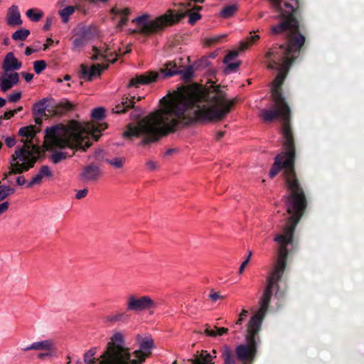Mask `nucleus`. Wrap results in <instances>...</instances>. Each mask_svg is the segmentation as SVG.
<instances>
[{
    "instance_id": "nucleus-1",
    "label": "nucleus",
    "mask_w": 364,
    "mask_h": 364,
    "mask_svg": "<svg viewBox=\"0 0 364 364\" xmlns=\"http://www.w3.org/2000/svg\"><path fill=\"white\" fill-rule=\"evenodd\" d=\"M234 100L221 90L181 87L164 100L161 109L149 114L136 126L129 124L124 136L173 134L178 122L188 124L197 120H220L230 111Z\"/></svg>"
},
{
    "instance_id": "nucleus-2",
    "label": "nucleus",
    "mask_w": 364,
    "mask_h": 364,
    "mask_svg": "<svg viewBox=\"0 0 364 364\" xmlns=\"http://www.w3.org/2000/svg\"><path fill=\"white\" fill-rule=\"evenodd\" d=\"M274 10L279 13L277 17L280 19L279 24L272 27L273 34L287 33L289 42L286 47L282 46L276 50H269L265 55L267 68L277 70L279 73L272 85L271 92L274 105L271 109H263L260 115L265 122H271L279 118L283 122L284 136H291L292 133L289 125L290 107L279 90V87L285 79L292 60L296 57L300 48L304 45L305 38L297 34L298 21L294 17V12L297 6L296 0H269Z\"/></svg>"
},
{
    "instance_id": "nucleus-3",
    "label": "nucleus",
    "mask_w": 364,
    "mask_h": 364,
    "mask_svg": "<svg viewBox=\"0 0 364 364\" xmlns=\"http://www.w3.org/2000/svg\"><path fill=\"white\" fill-rule=\"evenodd\" d=\"M304 210H287L291 215L283 230L282 234L277 235L274 240L279 245L277 261L274 269L267 277V284L263 294L259 300V309L252 316L248 323L245 335V343L238 345L235 353L240 360H252L257 353L260 341L259 332L263 319L267 312L269 304L274 294L277 296L279 290V282L284 272L287 256L292 246L295 228L299 222Z\"/></svg>"
},
{
    "instance_id": "nucleus-4",
    "label": "nucleus",
    "mask_w": 364,
    "mask_h": 364,
    "mask_svg": "<svg viewBox=\"0 0 364 364\" xmlns=\"http://www.w3.org/2000/svg\"><path fill=\"white\" fill-rule=\"evenodd\" d=\"M37 138H22L18 145L15 154L11 160L10 173L27 171L32 167L41 156V146L45 150L53 151L50 155L51 161L57 164L67 158L68 154L57 149L70 148L71 149L86 151L91 145L90 138H44L42 145L36 140Z\"/></svg>"
},
{
    "instance_id": "nucleus-5",
    "label": "nucleus",
    "mask_w": 364,
    "mask_h": 364,
    "mask_svg": "<svg viewBox=\"0 0 364 364\" xmlns=\"http://www.w3.org/2000/svg\"><path fill=\"white\" fill-rule=\"evenodd\" d=\"M136 340L139 348L131 353L124 346V338L122 333L119 331L114 333L113 343L116 345L120 364H142L154 347V340L151 336L143 337L138 334Z\"/></svg>"
},
{
    "instance_id": "nucleus-6",
    "label": "nucleus",
    "mask_w": 364,
    "mask_h": 364,
    "mask_svg": "<svg viewBox=\"0 0 364 364\" xmlns=\"http://www.w3.org/2000/svg\"><path fill=\"white\" fill-rule=\"evenodd\" d=\"M97 126L96 124H82L72 120L66 124H56L48 127L45 129V133L46 136H81L83 133H92L97 129Z\"/></svg>"
},
{
    "instance_id": "nucleus-7",
    "label": "nucleus",
    "mask_w": 364,
    "mask_h": 364,
    "mask_svg": "<svg viewBox=\"0 0 364 364\" xmlns=\"http://www.w3.org/2000/svg\"><path fill=\"white\" fill-rule=\"evenodd\" d=\"M183 16V14L177 16L173 15V11L169 10L166 14L154 20H150L148 15H142L135 18L139 31L144 34H149L162 29L164 26L175 23Z\"/></svg>"
},
{
    "instance_id": "nucleus-8",
    "label": "nucleus",
    "mask_w": 364,
    "mask_h": 364,
    "mask_svg": "<svg viewBox=\"0 0 364 364\" xmlns=\"http://www.w3.org/2000/svg\"><path fill=\"white\" fill-rule=\"evenodd\" d=\"M181 70L172 63H167L165 68H161L157 72L151 71L144 75L132 78L128 87H138L139 85H146L154 82L159 80H163L179 74Z\"/></svg>"
},
{
    "instance_id": "nucleus-9",
    "label": "nucleus",
    "mask_w": 364,
    "mask_h": 364,
    "mask_svg": "<svg viewBox=\"0 0 364 364\" xmlns=\"http://www.w3.org/2000/svg\"><path fill=\"white\" fill-rule=\"evenodd\" d=\"M96 348L89 349L83 356L85 364H120L115 343H113V336L107 344V350L98 358H95Z\"/></svg>"
},
{
    "instance_id": "nucleus-10",
    "label": "nucleus",
    "mask_w": 364,
    "mask_h": 364,
    "mask_svg": "<svg viewBox=\"0 0 364 364\" xmlns=\"http://www.w3.org/2000/svg\"><path fill=\"white\" fill-rule=\"evenodd\" d=\"M52 100V98L45 97L36 102L33 106V114L35 116V122L38 126H28L22 127L18 131L20 136H35L40 133V126L42 123V117L48 108V102Z\"/></svg>"
},
{
    "instance_id": "nucleus-11",
    "label": "nucleus",
    "mask_w": 364,
    "mask_h": 364,
    "mask_svg": "<svg viewBox=\"0 0 364 364\" xmlns=\"http://www.w3.org/2000/svg\"><path fill=\"white\" fill-rule=\"evenodd\" d=\"M126 306L127 311L140 312L151 309H155L157 305L149 296L136 297L134 295H130L127 298Z\"/></svg>"
},
{
    "instance_id": "nucleus-12",
    "label": "nucleus",
    "mask_w": 364,
    "mask_h": 364,
    "mask_svg": "<svg viewBox=\"0 0 364 364\" xmlns=\"http://www.w3.org/2000/svg\"><path fill=\"white\" fill-rule=\"evenodd\" d=\"M102 176V170L96 164H91L85 166L79 175V178L84 183L97 181Z\"/></svg>"
},
{
    "instance_id": "nucleus-13",
    "label": "nucleus",
    "mask_w": 364,
    "mask_h": 364,
    "mask_svg": "<svg viewBox=\"0 0 364 364\" xmlns=\"http://www.w3.org/2000/svg\"><path fill=\"white\" fill-rule=\"evenodd\" d=\"M93 51L94 54L91 57L92 60H105L113 63L117 60L115 50H112L109 46L94 47Z\"/></svg>"
},
{
    "instance_id": "nucleus-14",
    "label": "nucleus",
    "mask_w": 364,
    "mask_h": 364,
    "mask_svg": "<svg viewBox=\"0 0 364 364\" xmlns=\"http://www.w3.org/2000/svg\"><path fill=\"white\" fill-rule=\"evenodd\" d=\"M92 117L96 120V122H92L91 124H97L98 127L95 130V132H90V134H92V136H100L103 135L102 131H104L107 128V124L102 122H100L98 121L102 120L105 116V110L103 107H100L94 109L91 113ZM82 124H86L85 122H82ZM105 134H107V133H105Z\"/></svg>"
},
{
    "instance_id": "nucleus-15",
    "label": "nucleus",
    "mask_w": 364,
    "mask_h": 364,
    "mask_svg": "<svg viewBox=\"0 0 364 364\" xmlns=\"http://www.w3.org/2000/svg\"><path fill=\"white\" fill-rule=\"evenodd\" d=\"M107 68V65L101 64L92 65L91 66L82 64L80 65V73L84 79L90 81L93 77L99 76L102 71L105 70Z\"/></svg>"
},
{
    "instance_id": "nucleus-16",
    "label": "nucleus",
    "mask_w": 364,
    "mask_h": 364,
    "mask_svg": "<svg viewBox=\"0 0 364 364\" xmlns=\"http://www.w3.org/2000/svg\"><path fill=\"white\" fill-rule=\"evenodd\" d=\"M215 358V350H213L212 353L202 350L199 354L195 355L192 358L188 359L186 364H214L213 359Z\"/></svg>"
},
{
    "instance_id": "nucleus-17",
    "label": "nucleus",
    "mask_w": 364,
    "mask_h": 364,
    "mask_svg": "<svg viewBox=\"0 0 364 364\" xmlns=\"http://www.w3.org/2000/svg\"><path fill=\"white\" fill-rule=\"evenodd\" d=\"M19 75L17 73H5L0 77V89L2 92H6L12 87L18 84Z\"/></svg>"
},
{
    "instance_id": "nucleus-18",
    "label": "nucleus",
    "mask_w": 364,
    "mask_h": 364,
    "mask_svg": "<svg viewBox=\"0 0 364 364\" xmlns=\"http://www.w3.org/2000/svg\"><path fill=\"white\" fill-rule=\"evenodd\" d=\"M22 66L20 62L13 53H9L6 55L2 64V68L5 73H9L19 70Z\"/></svg>"
},
{
    "instance_id": "nucleus-19",
    "label": "nucleus",
    "mask_w": 364,
    "mask_h": 364,
    "mask_svg": "<svg viewBox=\"0 0 364 364\" xmlns=\"http://www.w3.org/2000/svg\"><path fill=\"white\" fill-rule=\"evenodd\" d=\"M182 6L183 9L178 10L176 13L173 12V15L176 16L183 14V16L180 17V18H178L175 23L178 22L187 15H188L189 17L188 23L192 25L194 24L197 21H198L201 18V16L200 15L199 13L191 11L192 9V6L191 5L190 3L187 4V6L186 4H183Z\"/></svg>"
},
{
    "instance_id": "nucleus-20",
    "label": "nucleus",
    "mask_w": 364,
    "mask_h": 364,
    "mask_svg": "<svg viewBox=\"0 0 364 364\" xmlns=\"http://www.w3.org/2000/svg\"><path fill=\"white\" fill-rule=\"evenodd\" d=\"M6 23L10 26H17L22 24L21 14L18 6L12 5L8 9Z\"/></svg>"
},
{
    "instance_id": "nucleus-21",
    "label": "nucleus",
    "mask_w": 364,
    "mask_h": 364,
    "mask_svg": "<svg viewBox=\"0 0 364 364\" xmlns=\"http://www.w3.org/2000/svg\"><path fill=\"white\" fill-rule=\"evenodd\" d=\"M237 57V53L236 51H232L228 54L225 59L224 63L227 65V70L230 71H235L238 68L240 63L237 61H234V60Z\"/></svg>"
},
{
    "instance_id": "nucleus-22",
    "label": "nucleus",
    "mask_w": 364,
    "mask_h": 364,
    "mask_svg": "<svg viewBox=\"0 0 364 364\" xmlns=\"http://www.w3.org/2000/svg\"><path fill=\"white\" fill-rule=\"evenodd\" d=\"M129 319V315L124 311H119L115 314L106 317V321L110 323H127Z\"/></svg>"
},
{
    "instance_id": "nucleus-23",
    "label": "nucleus",
    "mask_w": 364,
    "mask_h": 364,
    "mask_svg": "<svg viewBox=\"0 0 364 364\" xmlns=\"http://www.w3.org/2000/svg\"><path fill=\"white\" fill-rule=\"evenodd\" d=\"M33 343L35 350L50 351L55 348L54 343L50 339L39 341Z\"/></svg>"
},
{
    "instance_id": "nucleus-24",
    "label": "nucleus",
    "mask_w": 364,
    "mask_h": 364,
    "mask_svg": "<svg viewBox=\"0 0 364 364\" xmlns=\"http://www.w3.org/2000/svg\"><path fill=\"white\" fill-rule=\"evenodd\" d=\"M112 12L117 16H119V20L118 22L119 26H122L127 22V16L129 15L130 11L128 8H114Z\"/></svg>"
},
{
    "instance_id": "nucleus-25",
    "label": "nucleus",
    "mask_w": 364,
    "mask_h": 364,
    "mask_svg": "<svg viewBox=\"0 0 364 364\" xmlns=\"http://www.w3.org/2000/svg\"><path fill=\"white\" fill-rule=\"evenodd\" d=\"M126 158L123 156H116L112 159L107 160V164L114 168L120 169L122 168L125 164Z\"/></svg>"
},
{
    "instance_id": "nucleus-26",
    "label": "nucleus",
    "mask_w": 364,
    "mask_h": 364,
    "mask_svg": "<svg viewBox=\"0 0 364 364\" xmlns=\"http://www.w3.org/2000/svg\"><path fill=\"white\" fill-rule=\"evenodd\" d=\"M93 157L95 160L100 164L103 162L107 163V160L109 159L107 151L103 149H97L95 150L93 154Z\"/></svg>"
},
{
    "instance_id": "nucleus-27",
    "label": "nucleus",
    "mask_w": 364,
    "mask_h": 364,
    "mask_svg": "<svg viewBox=\"0 0 364 364\" xmlns=\"http://www.w3.org/2000/svg\"><path fill=\"white\" fill-rule=\"evenodd\" d=\"M228 332V328H218V327H215L214 329H209L208 328H206L204 331V333H205L206 336H210V337L222 336L225 333H227Z\"/></svg>"
},
{
    "instance_id": "nucleus-28",
    "label": "nucleus",
    "mask_w": 364,
    "mask_h": 364,
    "mask_svg": "<svg viewBox=\"0 0 364 364\" xmlns=\"http://www.w3.org/2000/svg\"><path fill=\"white\" fill-rule=\"evenodd\" d=\"M134 100L124 98L122 99V101L121 102V105H118L115 107V112L117 113L123 112L126 110V109L134 107Z\"/></svg>"
},
{
    "instance_id": "nucleus-29",
    "label": "nucleus",
    "mask_w": 364,
    "mask_h": 364,
    "mask_svg": "<svg viewBox=\"0 0 364 364\" xmlns=\"http://www.w3.org/2000/svg\"><path fill=\"white\" fill-rule=\"evenodd\" d=\"M158 139L159 138H141L139 142L134 141L133 144H135L139 149H147L156 142Z\"/></svg>"
},
{
    "instance_id": "nucleus-30",
    "label": "nucleus",
    "mask_w": 364,
    "mask_h": 364,
    "mask_svg": "<svg viewBox=\"0 0 364 364\" xmlns=\"http://www.w3.org/2000/svg\"><path fill=\"white\" fill-rule=\"evenodd\" d=\"M30 34V31L26 28H20L12 34L14 41H24Z\"/></svg>"
},
{
    "instance_id": "nucleus-31",
    "label": "nucleus",
    "mask_w": 364,
    "mask_h": 364,
    "mask_svg": "<svg viewBox=\"0 0 364 364\" xmlns=\"http://www.w3.org/2000/svg\"><path fill=\"white\" fill-rule=\"evenodd\" d=\"M26 14L29 19L34 22L38 21L43 16V11L34 9L27 10Z\"/></svg>"
},
{
    "instance_id": "nucleus-32",
    "label": "nucleus",
    "mask_w": 364,
    "mask_h": 364,
    "mask_svg": "<svg viewBox=\"0 0 364 364\" xmlns=\"http://www.w3.org/2000/svg\"><path fill=\"white\" fill-rule=\"evenodd\" d=\"M237 9V7L235 4L229 5L221 10L220 15L223 18H228L234 14Z\"/></svg>"
},
{
    "instance_id": "nucleus-33",
    "label": "nucleus",
    "mask_w": 364,
    "mask_h": 364,
    "mask_svg": "<svg viewBox=\"0 0 364 364\" xmlns=\"http://www.w3.org/2000/svg\"><path fill=\"white\" fill-rule=\"evenodd\" d=\"M75 11V9L72 6H68L59 11V14L64 23L68 22L69 17Z\"/></svg>"
},
{
    "instance_id": "nucleus-34",
    "label": "nucleus",
    "mask_w": 364,
    "mask_h": 364,
    "mask_svg": "<svg viewBox=\"0 0 364 364\" xmlns=\"http://www.w3.org/2000/svg\"><path fill=\"white\" fill-rule=\"evenodd\" d=\"M15 190L9 186L1 185L0 186V201L4 200L9 196L13 194Z\"/></svg>"
},
{
    "instance_id": "nucleus-35",
    "label": "nucleus",
    "mask_w": 364,
    "mask_h": 364,
    "mask_svg": "<svg viewBox=\"0 0 364 364\" xmlns=\"http://www.w3.org/2000/svg\"><path fill=\"white\" fill-rule=\"evenodd\" d=\"M134 143V141L133 138H119V141L116 142H113L112 145L114 146L116 148H122L124 146H127L129 144H133Z\"/></svg>"
},
{
    "instance_id": "nucleus-36",
    "label": "nucleus",
    "mask_w": 364,
    "mask_h": 364,
    "mask_svg": "<svg viewBox=\"0 0 364 364\" xmlns=\"http://www.w3.org/2000/svg\"><path fill=\"white\" fill-rule=\"evenodd\" d=\"M46 68V63L44 60H36L33 63V69L36 74H40Z\"/></svg>"
},
{
    "instance_id": "nucleus-37",
    "label": "nucleus",
    "mask_w": 364,
    "mask_h": 364,
    "mask_svg": "<svg viewBox=\"0 0 364 364\" xmlns=\"http://www.w3.org/2000/svg\"><path fill=\"white\" fill-rule=\"evenodd\" d=\"M43 177L38 173L36 174L28 182L26 183V188H31L35 185H38L41 183Z\"/></svg>"
},
{
    "instance_id": "nucleus-38",
    "label": "nucleus",
    "mask_w": 364,
    "mask_h": 364,
    "mask_svg": "<svg viewBox=\"0 0 364 364\" xmlns=\"http://www.w3.org/2000/svg\"><path fill=\"white\" fill-rule=\"evenodd\" d=\"M86 43V40L84 36L77 38L73 41V48L79 49L82 48Z\"/></svg>"
},
{
    "instance_id": "nucleus-39",
    "label": "nucleus",
    "mask_w": 364,
    "mask_h": 364,
    "mask_svg": "<svg viewBox=\"0 0 364 364\" xmlns=\"http://www.w3.org/2000/svg\"><path fill=\"white\" fill-rule=\"evenodd\" d=\"M38 173L41 176V177H50L52 176V172L50 171V168H49V166H42L39 171L38 172Z\"/></svg>"
},
{
    "instance_id": "nucleus-40",
    "label": "nucleus",
    "mask_w": 364,
    "mask_h": 364,
    "mask_svg": "<svg viewBox=\"0 0 364 364\" xmlns=\"http://www.w3.org/2000/svg\"><path fill=\"white\" fill-rule=\"evenodd\" d=\"M73 107H74L73 104H72L70 102L67 101V100L61 102L59 105V108H60L61 110L63 112L70 111V110L73 109Z\"/></svg>"
},
{
    "instance_id": "nucleus-41",
    "label": "nucleus",
    "mask_w": 364,
    "mask_h": 364,
    "mask_svg": "<svg viewBox=\"0 0 364 364\" xmlns=\"http://www.w3.org/2000/svg\"><path fill=\"white\" fill-rule=\"evenodd\" d=\"M146 168L149 171H153L155 170H157L159 168V165L157 162L153 161V160H148L146 162Z\"/></svg>"
},
{
    "instance_id": "nucleus-42",
    "label": "nucleus",
    "mask_w": 364,
    "mask_h": 364,
    "mask_svg": "<svg viewBox=\"0 0 364 364\" xmlns=\"http://www.w3.org/2000/svg\"><path fill=\"white\" fill-rule=\"evenodd\" d=\"M143 114V111L140 108H134L130 113V117L132 119L135 120L139 118Z\"/></svg>"
},
{
    "instance_id": "nucleus-43",
    "label": "nucleus",
    "mask_w": 364,
    "mask_h": 364,
    "mask_svg": "<svg viewBox=\"0 0 364 364\" xmlns=\"http://www.w3.org/2000/svg\"><path fill=\"white\" fill-rule=\"evenodd\" d=\"M21 92H16L9 95L8 99L10 102H16L21 97Z\"/></svg>"
},
{
    "instance_id": "nucleus-44",
    "label": "nucleus",
    "mask_w": 364,
    "mask_h": 364,
    "mask_svg": "<svg viewBox=\"0 0 364 364\" xmlns=\"http://www.w3.org/2000/svg\"><path fill=\"white\" fill-rule=\"evenodd\" d=\"M251 255H252V252H250H250H248V255H247V258L245 259V261H243V262H242V264H240V267H239V271H238L239 274H241L243 272V271H244V269H245V268L246 265H247V264L249 263V262H250V259Z\"/></svg>"
},
{
    "instance_id": "nucleus-45",
    "label": "nucleus",
    "mask_w": 364,
    "mask_h": 364,
    "mask_svg": "<svg viewBox=\"0 0 364 364\" xmlns=\"http://www.w3.org/2000/svg\"><path fill=\"white\" fill-rule=\"evenodd\" d=\"M180 73L182 74V76L183 78L190 79L192 77V76L193 75V68L191 67H189V68H186V70H184L183 71H181Z\"/></svg>"
},
{
    "instance_id": "nucleus-46",
    "label": "nucleus",
    "mask_w": 364,
    "mask_h": 364,
    "mask_svg": "<svg viewBox=\"0 0 364 364\" xmlns=\"http://www.w3.org/2000/svg\"><path fill=\"white\" fill-rule=\"evenodd\" d=\"M247 311L243 309L240 314L239 318L235 322V326L241 325L245 318L247 316Z\"/></svg>"
},
{
    "instance_id": "nucleus-47",
    "label": "nucleus",
    "mask_w": 364,
    "mask_h": 364,
    "mask_svg": "<svg viewBox=\"0 0 364 364\" xmlns=\"http://www.w3.org/2000/svg\"><path fill=\"white\" fill-rule=\"evenodd\" d=\"M87 192H88V191L87 188L79 190L75 195V198L77 199H81L86 196V195L87 194Z\"/></svg>"
},
{
    "instance_id": "nucleus-48",
    "label": "nucleus",
    "mask_w": 364,
    "mask_h": 364,
    "mask_svg": "<svg viewBox=\"0 0 364 364\" xmlns=\"http://www.w3.org/2000/svg\"><path fill=\"white\" fill-rule=\"evenodd\" d=\"M223 296L221 295H220L218 292H215V291H212L210 292V294H209V298L213 301H217L218 299H220Z\"/></svg>"
},
{
    "instance_id": "nucleus-49",
    "label": "nucleus",
    "mask_w": 364,
    "mask_h": 364,
    "mask_svg": "<svg viewBox=\"0 0 364 364\" xmlns=\"http://www.w3.org/2000/svg\"><path fill=\"white\" fill-rule=\"evenodd\" d=\"M5 144L8 147H13L16 144V138H5Z\"/></svg>"
},
{
    "instance_id": "nucleus-50",
    "label": "nucleus",
    "mask_w": 364,
    "mask_h": 364,
    "mask_svg": "<svg viewBox=\"0 0 364 364\" xmlns=\"http://www.w3.org/2000/svg\"><path fill=\"white\" fill-rule=\"evenodd\" d=\"M9 207V203L8 202H3L0 203V215L6 212Z\"/></svg>"
},
{
    "instance_id": "nucleus-51",
    "label": "nucleus",
    "mask_w": 364,
    "mask_h": 364,
    "mask_svg": "<svg viewBox=\"0 0 364 364\" xmlns=\"http://www.w3.org/2000/svg\"><path fill=\"white\" fill-rule=\"evenodd\" d=\"M16 183L19 186L25 185L26 186V183H28V182L26 181V180L23 176H18L16 178Z\"/></svg>"
},
{
    "instance_id": "nucleus-52",
    "label": "nucleus",
    "mask_w": 364,
    "mask_h": 364,
    "mask_svg": "<svg viewBox=\"0 0 364 364\" xmlns=\"http://www.w3.org/2000/svg\"><path fill=\"white\" fill-rule=\"evenodd\" d=\"M22 76L24 77L25 80L28 82L32 80L33 78V74L29 73H22Z\"/></svg>"
},
{
    "instance_id": "nucleus-53",
    "label": "nucleus",
    "mask_w": 364,
    "mask_h": 364,
    "mask_svg": "<svg viewBox=\"0 0 364 364\" xmlns=\"http://www.w3.org/2000/svg\"><path fill=\"white\" fill-rule=\"evenodd\" d=\"M54 355H55V353H53V350H50V351H46V353H39L38 355V357L40 359H43L46 356H54Z\"/></svg>"
},
{
    "instance_id": "nucleus-54",
    "label": "nucleus",
    "mask_w": 364,
    "mask_h": 364,
    "mask_svg": "<svg viewBox=\"0 0 364 364\" xmlns=\"http://www.w3.org/2000/svg\"><path fill=\"white\" fill-rule=\"evenodd\" d=\"M16 112V110H10V111L6 112L4 113V118L9 119L11 118Z\"/></svg>"
},
{
    "instance_id": "nucleus-55",
    "label": "nucleus",
    "mask_w": 364,
    "mask_h": 364,
    "mask_svg": "<svg viewBox=\"0 0 364 364\" xmlns=\"http://www.w3.org/2000/svg\"><path fill=\"white\" fill-rule=\"evenodd\" d=\"M52 23V19L47 18L45 25L43 26V30L47 31L50 28Z\"/></svg>"
},
{
    "instance_id": "nucleus-56",
    "label": "nucleus",
    "mask_w": 364,
    "mask_h": 364,
    "mask_svg": "<svg viewBox=\"0 0 364 364\" xmlns=\"http://www.w3.org/2000/svg\"><path fill=\"white\" fill-rule=\"evenodd\" d=\"M225 35H223V36H213L210 38H209L208 40V42L209 43H215V42H217L222 37H224Z\"/></svg>"
},
{
    "instance_id": "nucleus-57",
    "label": "nucleus",
    "mask_w": 364,
    "mask_h": 364,
    "mask_svg": "<svg viewBox=\"0 0 364 364\" xmlns=\"http://www.w3.org/2000/svg\"><path fill=\"white\" fill-rule=\"evenodd\" d=\"M259 38V35L254 34V35H252L249 38L248 41H249L250 43H254V42H255Z\"/></svg>"
},
{
    "instance_id": "nucleus-58",
    "label": "nucleus",
    "mask_w": 364,
    "mask_h": 364,
    "mask_svg": "<svg viewBox=\"0 0 364 364\" xmlns=\"http://www.w3.org/2000/svg\"><path fill=\"white\" fill-rule=\"evenodd\" d=\"M36 50L35 49H33L30 47H27L25 50V55H30L32 53H35Z\"/></svg>"
},
{
    "instance_id": "nucleus-59",
    "label": "nucleus",
    "mask_w": 364,
    "mask_h": 364,
    "mask_svg": "<svg viewBox=\"0 0 364 364\" xmlns=\"http://www.w3.org/2000/svg\"><path fill=\"white\" fill-rule=\"evenodd\" d=\"M34 350L33 343L31 345H28L27 346L21 348V350L24 351V352L28 351V350Z\"/></svg>"
},
{
    "instance_id": "nucleus-60",
    "label": "nucleus",
    "mask_w": 364,
    "mask_h": 364,
    "mask_svg": "<svg viewBox=\"0 0 364 364\" xmlns=\"http://www.w3.org/2000/svg\"><path fill=\"white\" fill-rule=\"evenodd\" d=\"M178 149L177 148L168 149L166 151L165 154H166V156H168V155H171V154H173V153H176V152L178 151Z\"/></svg>"
},
{
    "instance_id": "nucleus-61",
    "label": "nucleus",
    "mask_w": 364,
    "mask_h": 364,
    "mask_svg": "<svg viewBox=\"0 0 364 364\" xmlns=\"http://www.w3.org/2000/svg\"><path fill=\"white\" fill-rule=\"evenodd\" d=\"M6 100L4 98L0 97V107H3L6 105Z\"/></svg>"
},
{
    "instance_id": "nucleus-62",
    "label": "nucleus",
    "mask_w": 364,
    "mask_h": 364,
    "mask_svg": "<svg viewBox=\"0 0 364 364\" xmlns=\"http://www.w3.org/2000/svg\"><path fill=\"white\" fill-rule=\"evenodd\" d=\"M64 80H66V81H69L70 80V75H66L65 77H64Z\"/></svg>"
},
{
    "instance_id": "nucleus-63",
    "label": "nucleus",
    "mask_w": 364,
    "mask_h": 364,
    "mask_svg": "<svg viewBox=\"0 0 364 364\" xmlns=\"http://www.w3.org/2000/svg\"><path fill=\"white\" fill-rule=\"evenodd\" d=\"M57 82H58V83H61V82H63V80H62L61 79L58 78V79L57 80Z\"/></svg>"
},
{
    "instance_id": "nucleus-64",
    "label": "nucleus",
    "mask_w": 364,
    "mask_h": 364,
    "mask_svg": "<svg viewBox=\"0 0 364 364\" xmlns=\"http://www.w3.org/2000/svg\"><path fill=\"white\" fill-rule=\"evenodd\" d=\"M76 364H82V363H81V361L77 360V363H76Z\"/></svg>"
}]
</instances>
